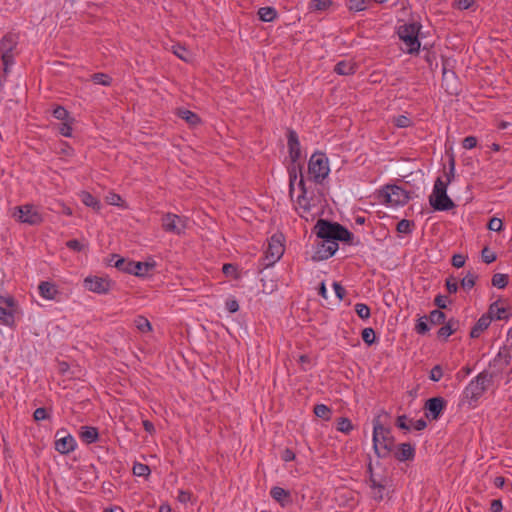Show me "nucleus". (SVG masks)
I'll use <instances>...</instances> for the list:
<instances>
[{"mask_svg": "<svg viewBox=\"0 0 512 512\" xmlns=\"http://www.w3.org/2000/svg\"><path fill=\"white\" fill-rule=\"evenodd\" d=\"M317 237L325 241H343L349 245H358L359 240L354 241V235L339 223H332L324 219L317 221Z\"/></svg>", "mask_w": 512, "mask_h": 512, "instance_id": "f257e3e1", "label": "nucleus"}, {"mask_svg": "<svg viewBox=\"0 0 512 512\" xmlns=\"http://www.w3.org/2000/svg\"><path fill=\"white\" fill-rule=\"evenodd\" d=\"M395 439L391 429L385 427L377 416L373 420V448L378 457L385 458L394 451Z\"/></svg>", "mask_w": 512, "mask_h": 512, "instance_id": "f03ea898", "label": "nucleus"}, {"mask_svg": "<svg viewBox=\"0 0 512 512\" xmlns=\"http://www.w3.org/2000/svg\"><path fill=\"white\" fill-rule=\"evenodd\" d=\"M429 203L437 211H447L455 207L454 202L447 195V183H444L441 177H438L434 183Z\"/></svg>", "mask_w": 512, "mask_h": 512, "instance_id": "7ed1b4c3", "label": "nucleus"}, {"mask_svg": "<svg viewBox=\"0 0 512 512\" xmlns=\"http://www.w3.org/2000/svg\"><path fill=\"white\" fill-rule=\"evenodd\" d=\"M283 253L284 245L282 243V235H273L270 238L265 255L259 263V273L263 272L264 269L273 266L283 256Z\"/></svg>", "mask_w": 512, "mask_h": 512, "instance_id": "20e7f679", "label": "nucleus"}, {"mask_svg": "<svg viewBox=\"0 0 512 512\" xmlns=\"http://www.w3.org/2000/svg\"><path fill=\"white\" fill-rule=\"evenodd\" d=\"M420 24L417 22L405 23L398 28V36L404 42L406 51L410 54L418 52L420 49V41L418 34Z\"/></svg>", "mask_w": 512, "mask_h": 512, "instance_id": "39448f33", "label": "nucleus"}, {"mask_svg": "<svg viewBox=\"0 0 512 512\" xmlns=\"http://www.w3.org/2000/svg\"><path fill=\"white\" fill-rule=\"evenodd\" d=\"M328 158L323 153H314L308 164V173L316 183H322L329 175Z\"/></svg>", "mask_w": 512, "mask_h": 512, "instance_id": "423d86ee", "label": "nucleus"}, {"mask_svg": "<svg viewBox=\"0 0 512 512\" xmlns=\"http://www.w3.org/2000/svg\"><path fill=\"white\" fill-rule=\"evenodd\" d=\"M13 216L21 223L29 225H39L43 221V217L39 211L30 204L15 207Z\"/></svg>", "mask_w": 512, "mask_h": 512, "instance_id": "0eeeda50", "label": "nucleus"}, {"mask_svg": "<svg viewBox=\"0 0 512 512\" xmlns=\"http://www.w3.org/2000/svg\"><path fill=\"white\" fill-rule=\"evenodd\" d=\"M161 225L165 232L181 235L187 228V218L173 213H166L162 216Z\"/></svg>", "mask_w": 512, "mask_h": 512, "instance_id": "6e6552de", "label": "nucleus"}, {"mask_svg": "<svg viewBox=\"0 0 512 512\" xmlns=\"http://www.w3.org/2000/svg\"><path fill=\"white\" fill-rule=\"evenodd\" d=\"M383 196L385 201L393 206L404 205L410 198L407 191L396 185L386 186L383 190Z\"/></svg>", "mask_w": 512, "mask_h": 512, "instance_id": "1a4fd4ad", "label": "nucleus"}, {"mask_svg": "<svg viewBox=\"0 0 512 512\" xmlns=\"http://www.w3.org/2000/svg\"><path fill=\"white\" fill-rule=\"evenodd\" d=\"M338 250V243L335 241H325L320 239L317 243L316 251L312 256V260L315 262L326 260L332 257Z\"/></svg>", "mask_w": 512, "mask_h": 512, "instance_id": "9d476101", "label": "nucleus"}, {"mask_svg": "<svg viewBox=\"0 0 512 512\" xmlns=\"http://www.w3.org/2000/svg\"><path fill=\"white\" fill-rule=\"evenodd\" d=\"M84 286L87 290L91 292L98 294H106L109 292L111 288V282L107 278L90 276L85 278Z\"/></svg>", "mask_w": 512, "mask_h": 512, "instance_id": "9b49d317", "label": "nucleus"}, {"mask_svg": "<svg viewBox=\"0 0 512 512\" xmlns=\"http://www.w3.org/2000/svg\"><path fill=\"white\" fill-rule=\"evenodd\" d=\"M446 407V400L442 397H433L425 403V416L431 420H437L440 418L444 408Z\"/></svg>", "mask_w": 512, "mask_h": 512, "instance_id": "f8f14e48", "label": "nucleus"}, {"mask_svg": "<svg viewBox=\"0 0 512 512\" xmlns=\"http://www.w3.org/2000/svg\"><path fill=\"white\" fill-rule=\"evenodd\" d=\"M504 300L498 299L490 304L487 315L496 320H508L511 316L510 308L503 306Z\"/></svg>", "mask_w": 512, "mask_h": 512, "instance_id": "ddd939ff", "label": "nucleus"}, {"mask_svg": "<svg viewBox=\"0 0 512 512\" xmlns=\"http://www.w3.org/2000/svg\"><path fill=\"white\" fill-rule=\"evenodd\" d=\"M55 449L60 454H69L76 448V441L71 435L60 436V431L56 433Z\"/></svg>", "mask_w": 512, "mask_h": 512, "instance_id": "4468645a", "label": "nucleus"}, {"mask_svg": "<svg viewBox=\"0 0 512 512\" xmlns=\"http://www.w3.org/2000/svg\"><path fill=\"white\" fill-rule=\"evenodd\" d=\"M484 393L473 380L465 387L463 391V402L474 406Z\"/></svg>", "mask_w": 512, "mask_h": 512, "instance_id": "2eb2a0df", "label": "nucleus"}, {"mask_svg": "<svg viewBox=\"0 0 512 512\" xmlns=\"http://www.w3.org/2000/svg\"><path fill=\"white\" fill-rule=\"evenodd\" d=\"M288 148L290 159L295 164L301 157V150L298 135L292 129L288 130Z\"/></svg>", "mask_w": 512, "mask_h": 512, "instance_id": "dca6fc26", "label": "nucleus"}, {"mask_svg": "<svg viewBox=\"0 0 512 512\" xmlns=\"http://www.w3.org/2000/svg\"><path fill=\"white\" fill-rule=\"evenodd\" d=\"M394 456L401 462L412 460L415 456V449L410 443H402L394 451Z\"/></svg>", "mask_w": 512, "mask_h": 512, "instance_id": "f3484780", "label": "nucleus"}, {"mask_svg": "<svg viewBox=\"0 0 512 512\" xmlns=\"http://www.w3.org/2000/svg\"><path fill=\"white\" fill-rule=\"evenodd\" d=\"M129 265L131 267L128 268V273L139 277L146 276L155 267L154 262H134Z\"/></svg>", "mask_w": 512, "mask_h": 512, "instance_id": "a211bd4d", "label": "nucleus"}, {"mask_svg": "<svg viewBox=\"0 0 512 512\" xmlns=\"http://www.w3.org/2000/svg\"><path fill=\"white\" fill-rule=\"evenodd\" d=\"M492 316L486 314L482 315L475 325L472 327L470 332L471 338H478L483 331H485L491 324Z\"/></svg>", "mask_w": 512, "mask_h": 512, "instance_id": "6ab92c4d", "label": "nucleus"}, {"mask_svg": "<svg viewBox=\"0 0 512 512\" xmlns=\"http://www.w3.org/2000/svg\"><path fill=\"white\" fill-rule=\"evenodd\" d=\"M493 378H494L493 373H490L489 371L484 370L481 373H479L472 380L475 382V384H477L479 386V388L484 393L488 389V387L491 385V383L493 382Z\"/></svg>", "mask_w": 512, "mask_h": 512, "instance_id": "aec40b11", "label": "nucleus"}, {"mask_svg": "<svg viewBox=\"0 0 512 512\" xmlns=\"http://www.w3.org/2000/svg\"><path fill=\"white\" fill-rule=\"evenodd\" d=\"M459 327V321L454 319V318H451L449 319L445 325H443L439 330H438V336L439 337H443L444 339H447L450 335H452Z\"/></svg>", "mask_w": 512, "mask_h": 512, "instance_id": "412c9836", "label": "nucleus"}, {"mask_svg": "<svg viewBox=\"0 0 512 512\" xmlns=\"http://www.w3.org/2000/svg\"><path fill=\"white\" fill-rule=\"evenodd\" d=\"M17 45V41L12 34L5 35L0 41V53L9 54L12 53Z\"/></svg>", "mask_w": 512, "mask_h": 512, "instance_id": "4be33fe9", "label": "nucleus"}, {"mask_svg": "<svg viewBox=\"0 0 512 512\" xmlns=\"http://www.w3.org/2000/svg\"><path fill=\"white\" fill-rule=\"evenodd\" d=\"M39 293L43 298L53 300L55 299L58 291L54 284L50 282H41L39 285Z\"/></svg>", "mask_w": 512, "mask_h": 512, "instance_id": "5701e85b", "label": "nucleus"}, {"mask_svg": "<svg viewBox=\"0 0 512 512\" xmlns=\"http://www.w3.org/2000/svg\"><path fill=\"white\" fill-rule=\"evenodd\" d=\"M356 65L352 61H340L335 67L334 71L339 75H352L355 73Z\"/></svg>", "mask_w": 512, "mask_h": 512, "instance_id": "b1692460", "label": "nucleus"}, {"mask_svg": "<svg viewBox=\"0 0 512 512\" xmlns=\"http://www.w3.org/2000/svg\"><path fill=\"white\" fill-rule=\"evenodd\" d=\"M98 436V430L95 427L84 426L81 428L80 437L87 444L97 441Z\"/></svg>", "mask_w": 512, "mask_h": 512, "instance_id": "393cba45", "label": "nucleus"}, {"mask_svg": "<svg viewBox=\"0 0 512 512\" xmlns=\"http://www.w3.org/2000/svg\"><path fill=\"white\" fill-rule=\"evenodd\" d=\"M270 494H271V497L275 501L279 502L282 506H284L285 503L289 502V500H290L289 491H287L281 487H278V486L273 487L270 491Z\"/></svg>", "mask_w": 512, "mask_h": 512, "instance_id": "a878e982", "label": "nucleus"}, {"mask_svg": "<svg viewBox=\"0 0 512 512\" xmlns=\"http://www.w3.org/2000/svg\"><path fill=\"white\" fill-rule=\"evenodd\" d=\"M477 279L478 275L474 271H468L460 285L465 291H470L475 286Z\"/></svg>", "mask_w": 512, "mask_h": 512, "instance_id": "bb28decb", "label": "nucleus"}, {"mask_svg": "<svg viewBox=\"0 0 512 512\" xmlns=\"http://www.w3.org/2000/svg\"><path fill=\"white\" fill-rule=\"evenodd\" d=\"M81 200L86 206L91 207L96 211H99L101 208L100 201L89 192H82Z\"/></svg>", "mask_w": 512, "mask_h": 512, "instance_id": "cd10ccee", "label": "nucleus"}, {"mask_svg": "<svg viewBox=\"0 0 512 512\" xmlns=\"http://www.w3.org/2000/svg\"><path fill=\"white\" fill-rule=\"evenodd\" d=\"M178 115L180 118H182L192 126H195L200 123V118L198 117V115L190 110L181 109L179 110Z\"/></svg>", "mask_w": 512, "mask_h": 512, "instance_id": "c85d7f7f", "label": "nucleus"}, {"mask_svg": "<svg viewBox=\"0 0 512 512\" xmlns=\"http://www.w3.org/2000/svg\"><path fill=\"white\" fill-rule=\"evenodd\" d=\"M173 53L185 62H189L192 59V54L184 46L176 44L172 46Z\"/></svg>", "mask_w": 512, "mask_h": 512, "instance_id": "c756f323", "label": "nucleus"}, {"mask_svg": "<svg viewBox=\"0 0 512 512\" xmlns=\"http://www.w3.org/2000/svg\"><path fill=\"white\" fill-rule=\"evenodd\" d=\"M258 15L262 21L271 22L276 18L277 12L272 7H262L259 9Z\"/></svg>", "mask_w": 512, "mask_h": 512, "instance_id": "7c9ffc66", "label": "nucleus"}, {"mask_svg": "<svg viewBox=\"0 0 512 512\" xmlns=\"http://www.w3.org/2000/svg\"><path fill=\"white\" fill-rule=\"evenodd\" d=\"M0 321L5 325L12 326L14 324L13 309L0 306Z\"/></svg>", "mask_w": 512, "mask_h": 512, "instance_id": "2f4dec72", "label": "nucleus"}, {"mask_svg": "<svg viewBox=\"0 0 512 512\" xmlns=\"http://www.w3.org/2000/svg\"><path fill=\"white\" fill-rule=\"evenodd\" d=\"M134 323L140 332L146 333L152 330L151 323L144 316H137Z\"/></svg>", "mask_w": 512, "mask_h": 512, "instance_id": "473e14b6", "label": "nucleus"}, {"mask_svg": "<svg viewBox=\"0 0 512 512\" xmlns=\"http://www.w3.org/2000/svg\"><path fill=\"white\" fill-rule=\"evenodd\" d=\"M314 413L317 417L329 420L331 417V409L324 404H317L314 407Z\"/></svg>", "mask_w": 512, "mask_h": 512, "instance_id": "72a5a7b5", "label": "nucleus"}, {"mask_svg": "<svg viewBox=\"0 0 512 512\" xmlns=\"http://www.w3.org/2000/svg\"><path fill=\"white\" fill-rule=\"evenodd\" d=\"M492 285L497 288H505L508 284V276L506 274L497 273L492 277Z\"/></svg>", "mask_w": 512, "mask_h": 512, "instance_id": "f704fd0d", "label": "nucleus"}, {"mask_svg": "<svg viewBox=\"0 0 512 512\" xmlns=\"http://www.w3.org/2000/svg\"><path fill=\"white\" fill-rule=\"evenodd\" d=\"M150 468L146 464L135 463L133 466V474L138 477H148L150 475Z\"/></svg>", "mask_w": 512, "mask_h": 512, "instance_id": "c9c22d12", "label": "nucleus"}, {"mask_svg": "<svg viewBox=\"0 0 512 512\" xmlns=\"http://www.w3.org/2000/svg\"><path fill=\"white\" fill-rule=\"evenodd\" d=\"M413 226H414L413 221H410V220H407V219H402L401 221H399L397 223L396 230L399 233L410 234L412 232V227Z\"/></svg>", "mask_w": 512, "mask_h": 512, "instance_id": "e433bc0d", "label": "nucleus"}, {"mask_svg": "<svg viewBox=\"0 0 512 512\" xmlns=\"http://www.w3.org/2000/svg\"><path fill=\"white\" fill-rule=\"evenodd\" d=\"M331 4V0H311L309 7L313 11H323L326 10Z\"/></svg>", "mask_w": 512, "mask_h": 512, "instance_id": "4c0bfd02", "label": "nucleus"}, {"mask_svg": "<svg viewBox=\"0 0 512 512\" xmlns=\"http://www.w3.org/2000/svg\"><path fill=\"white\" fill-rule=\"evenodd\" d=\"M446 315L441 310H433L430 312L429 320L432 324H442L445 322Z\"/></svg>", "mask_w": 512, "mask_h": 512, "instance_id": "58836bf2", "label": "nucleus"}, {"mask_svg": "<svg viewBox=\"0 0 512 512\" xmlns=\"http://www.w3.org/2000/svg\"><path fill=\"white\" fill-rule=\"evenodd\" d=\"M112 258H117L113 264L114 267L126 273H128V268L131 267L129 264H134V261H127L124 258L118 257V255H113Z\"/></svg>", "mask_w": 512, "mask_h": 512, "instance_id": "ea45409f", "label": "nucleus"}, {"mask_svg": "<svg viewBox=\"0 0 512 512\" xmlns=\"http://www.w3.org/2000/svg\"><path fill=\"white\" fill-rule=\"evenodd\" d=\"M353 429V425L348 418L342 417L339 418L337 423V430L348 434Z\"/></svg>", "mask_w": 512, "mask_h": 512, "instance_id": "a19ab883", "label": "nucleus"}, {"mask_svg": "<svg viewBox=\"0 0 512 512\" xmlns=\"http://www.w3.org/2000/svg\"><path fill=\"white\" fill-rule=\"evenodd\" d=\"M92 81L95 84L108 86L111 84V77L104 73H95L92 75Z\"/></svg>", "mask_w": 512, "mask_h": 512, "instance_id": "79ce46f5", "label": "nucleus"}, {"mask_svg": "<svg viewBox=\"0 0 512 512\" xmlns=\"http://www.w3.org/2000/svg\"><path fill=\"white\" fill-rule=\"evenodd\" d=\"M355 311L361 319H368L370 317V308L366 304L357 303Z\"/></svg>", "mask_w": 512, "mask_h": 512, "instance_id": "37998d69", "label": "nucleus"}, {"mask_svg": "<svg viewBox=\"0 0 512 512\" xmlns=\"http://www.w3.org/2000/svg\"><path fill=\"white\" fill-rule=\"evenodd\" d=\"M392 122L399 128H406L411 125V120L406 115H398L393 118Z\"/></svg>", "mask_w": 512, "mask_h": 512, "instance_id": "c03bdc74", "label": "nucleus"}, {"mask_svg": "<svg viewBox=\"0 0 512 512\" xmlns=\"http://www.w3.org/2000/svg\"><path fill=\"white\" fill-rule=\"evenodd\" d=\"M362 339L363 341L367 344V345H372L375 340H376V336H375V332L372 328H365L363 329L362 331Z\"/></svg>", "mask_w": 512, "mask_h": 512, "instance_id": "a18cd8bd", "label": "nucleus"}, {"mask_svg": "<svg viewBox=\"0 0 512 512\" xmlns=\"http://www.w3.org/2000/svg\"><path fill=\"white\" fill-rule=\"evenodd\" d=\"M52 114L58 120H70L68 111L62 106H57L56 108H54Z\"/></svg>", "mask_w": 512, "mask_h": 512, "instance_id": "49530a36", "label": "nucleus"}, {"mask_svg": "<svg viewBox=\"0 0 512 512\" xmlns=\"http://www.w3.org/2000/svg\"><path fill=\"white\" fill-rule=\"evenodd\" d=\"M483 262L490 264L496 260V254L491 251L488 247H485L481 252Z\"/></svg>", "mask_w": 512, "mask_h": 512, "instance_id": "de8ad7c7", "label": "nucleus"}, {"mask_svg": "<svg viewBox=\"0 0 512 512\" xmlns=\"http://www.w3.org/2000/svg\"><path fill=\"white\" fill-rule=\"evenodd\" d=\"M442 376H443L442 367L440 365H435L430 371L429 378H430V380H432L434 382H438L442 378Z\"/></svg>", "mask_w": 512, "mask_h": 512, "instance_id": "09e8293b", "label": "nucleus"}, {"mask_svg": "<svg viewBox=\"0 0 512 512\" xmlns=\"http://www.w3.org/2000/svg\"><path fill=\"white\" fill-rule=\"evenodd\" d=\"M349 10L360 12L365 9V0H350L349 1Z\"/></svg>", "mask_w": 512, "mask_h": 512, "instance_id": "8fccbe9b", "label": "nucleus"}, {"mask_svg": "<svg viewBox=\"0 0 512 512\" xmlns=\"http://www.w3.org/2000/svg\"><path fill=\"white\" fill-rule=\"evenodd\" d=\"M72 119L65 121L61 124L59 128V132L61 135L65 137H70L72 135V127H71Z\"/></svg>", "mask_w": 512, "mask_h": 512, "instance_id": "3c124183", "label": "nucleus"}, {"mask_svg": "<svg viewBox=\"0 0 512 512\" xmlns=\"http://www.w3.org/2000/svg\"><path fill=\"white\" fill-rule=\"evenodd\" d=\"M368 471H369V473H370V477H369V486H370L371 490L375 491V490H376V488H377L378 486H380L381 484H383L385 481H383V480H377V479L374 477V475H373V473H372V466H371V464H369V466H368Z\"/></svg>", "mask_w": 512, "mask_h": 512, "instance_id": "603ef678", "label": "nucleus"}, {"mask_svg": "<svg viewBox=\"0 0 512 512\" xmlns=\"http://www.w3.org/2000/svg\"><path fill=\"white\" fill-rule=\"evenodd\" d=\"M445 285L449 293H456L458 291V283L453 276L446 279Z\"/></svg>", "mask_w": 512, "mask_h": 512, "instance_id": "864d4df0", "label": "nucleus"}, {"mask_svg": "<svg viewBox=\"0 0 512 512\" xmlns=\"http://www.w3.org/2000/svg\"><path fill=\"white\" fill-rule=\"evenodd\" d=\"M33 418L35 421H42L49 418L47 410L43 407L37 408L33 413Z\"/></svg>", "mask_w": 512, "mask_h": 512, "instance_id": "5fc2aeb1", "label": "nucleus"}, {"mask_svg": "<svg viewBox=\"0 0 512 512\" xmlns=\"http://www.w3.org/2000/svg\"><path fill=\"white\" fill-rule=\"evenodd\" d=\"M502 226H503L502 220L499 218H496V217H493L488 223V229H490L492 231H496V232L501 231Z\"/></svg>", "mask_w": 512, "mask_h": 512, "instance_id": "6e6d98bb", "label": "nucleus"}, {"mask_svg": "<svg viewBox=\"0 0 512 512\" xmlns=\"http://www.w3.org/2000/svg\"><path fill=\"white\" fill-rule=\"evenodd\" d=\"M66 246L73 250V251H77V252H80L82 250H84L85 248V245H83L82 243H80L78 240L76 239H72V240H69L67 243H66Z\"/></svg>", "mask_w": 512, "mask_h": 512, "instance_id": "4d7b16f0", "label": "nucleus"}, {"mask_svg": "<svg viewBox=\"0 0 512 512\" xmlns=\"http://www.w3.org/2000/svg\"><path fill=\"white\" fill-rule=\"evenodd\" d=\"M454 173H455V161L452 158L450 161V164H449V171L445 172L446 181H444V183H447V186L450 184V182L454 178Z\"/></svg>", "mask_w": 512, "mask_h": 512, "instance_id": "13d9d810", "label": "nucleus"}, {"mask_svg": "<svg viewBox=\"0 0 512 512\" xmlns=\"http://www.w3.org/2000/svg\"><path fill=\"white\" fill-rule=\"evenodd\" d=\"M106 200L107 202L110 204V205H116V206H120L121 205V202H122V198L120 195L116 194V193H109L107 196H106Z\"/></svg>", "mask_w": 512, "mask_h": 512, "instance_id": "bf43d9fd", "label": "nucleus"}, {"mask_svg": "<svg viewBox=\"0 0 512 512\" xmlns=\"http://www.w3.org/2000/svg\"><path fill=\"white\" fill-rule=\"evenodd\" d=\"M466 258L462 254H455L452 257V265L455 268H461L465 265Z\"/></svg>", "mask_w": 512, "mask_h": 512, "instance_id": "052dcab7", "label": "nucleus"}, {"mask_svg": "<svg viewBox=\"0 0 512 512\" xmlns=\"http://www.w3.org/2000/svg\"><path fill=\"white\" fill-rule=\"evenodd\" d=\"M385 483L381 484L376 488L375 491L372 490L371 495L372 498L376 501H381L384 497Z\"/></svg>", "mask_w": 512, "mask_h": 512, "instance_id": "680f3d73", "label": "nucleus"}, {"mask_svg": "<svg viewBox=\"0 0 512 512\" xmlns=\"http://www.w3.org/2000/svg\"><path fill=\"white\" fill-rule=\"evenodd\" d=\"M463 148L472 149L477 145V139L474 136H467L462 142Z\"/></svg>", "mask_w": 512, "mask_h": 512, "instance_id": "e2e57ef3", "label": "nucleus"}, {"mask_svg": "<svg viewBox=\"0 0 512 512\" xmlns=\"http://www.w3.org/2000/svg\"><path fill=\"white\" fill-rule=\"evenodd\" d=\"M333 288L339 301L343 300L346 294L344 287L340 283L334 282Z\"/></svg>", "mask_w": 512, "mask_h": 512, "instance_id": "0e129e2a", "label": "nucleus"}, {"mask_svg": "<svg viewBox=\"0 0 512 512\" xmlns=\"http://www.w3.org/2000/svg\"><path fill=\"white\" fill-rule=\"evenodd\" d=\"M222 271L223 273L226 275V276H233V277H236V266H234L233 264H224L223 267H222Z\"/></svg>", "mask_w": 512, "mask_h": 512, "instance_id": "69168bd1", "label": "nucleus"}, {"mask_svg": "<svg viewBox=\"0 0 512 512\" xmlns=\"http://www.w3.org/2000/svg\"><path fill=\"white\" fill-rule=\"evenodd\" d=\"M226 308L230 313H235L239 310V304L235 299H229L226 301Z\"/></svg>", "mask_w": 512, "mask_h": 512, "instance_id": "338daca9", "label": "nucleus"}, {"mask_svg": "<svg viewBox=\"0 0 512 512\" xmlns=\"http://www.w3.org/2000/svg\"><path fill=\"white\" fill-rule=\"evenodd\" d=\"M415 330L418 334H425L428 330H429V327L427 325V323L425 321H423L422 319H420L418 321V323L416 324L415 326Z\"/></svg>", "mask_w": 512, "mask_h": 512, "instance_id": "774afa93", "label": "nucleus"}]
</instances>
